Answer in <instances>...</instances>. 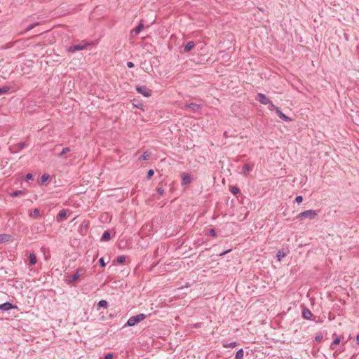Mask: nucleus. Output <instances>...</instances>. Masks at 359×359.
<instances>
[{"label": "nucleus", "mask_w": 359, "mask_h": 359, "mask_svg": "<svg viewBox=\"0 0 359 359\" xmlns=\"http://www.w3.org/2000/svg\"><path fill=\"white\" fill-rule=\"evenodd\" d=\"M236 359H243V350L242 348L237 351L236 353Z\"/></svg>", "instance_id": "a211bd4d"}, {"label": "nucleus", "mask_w": 359, "mask_h": 359, "mask_svg": "<svg viewBox=\"0 0 359 359\" xmlns=\"http://www.w3.org/2000/svg\"><path fill=\"white\" fill-rule=\"evenodd\" d=\"M321 338H322V337H316V339L317 341H319V340H320V339H321Z\"/></svg>", "instance_id": "a18cd8bd"}, {"label": "nucleus", "mask_w": 359, "mask_h": 359, "mask_svg": "<svg viewBox=\"0 0 359 359\" xmlns=\"http://www.w3.org/2000/svg\"><path fill=\"white\" fill-rule=\"evenodd\" d=\"M39 22H36V23H32V24L29 25L27 27L26 31H27V32H28V31H29V30H31V29H34L35 27H36L37 25H39Z\"/></svg>", "instance_id": "a878e982"}, {"label": "nucleus", "mask_w": 359, "mask_h": 359, "mask_svg": "<svg viewBox=\"0 0 359 359\" xmlns=\"http://www.w3.org/2000/svg\"><path fill=\"white\" fill-rule=\"evenodd\" d=\"M11 238L8 234H0V243L9 241Z\"/></svg>", "instance_id": "ddd939ff"}, {"label": "nucleus", "mask_w": 359, "mask_h": 359, "mask_svg": "<svg viewBox=\"0 0 359 359\" xmlns=\"http://www.w3.org/2000/svg\"><path fill=\"white\" fill-rule=\"evenodd\" d=\"M230 251H231V250H226V251L223 252L222 253H221V254H220V255H221V256H222V255H225V254L228 253V252H230Z\"/></svg>", "instance_id": "37998d69"}, {"label": "nucleus", "mask_w": 359, "mask_h": 359, "mask_svg": "<svg viewBox=\"0 0 359 359\" xmlns=\"http://www.w3.org/2000/svg\"><path fill=\"white\" fill-rule=\"evenodd\" d=\"M125 261H126V257L123 255L118 256L116 258V262L118 264H123L125 262Z\"/></svg>", "instance_id": "5701e85b"}, {"label": "nucleus", "mask_w": 359, "mask_h": 359, "mask_svg": "<svg viewBox=\"0 0 359 359\" xmlns=\"http://www.w3.org/2000/svg\"><path fill=\"white\" fill-rule=\"evenodd\" d=\"M157 193L159 195H163L164 194V189L162 187H158L157 189Z\"/></svg>", "instance_id": "473e14b6"}, {"label": "nucleus", "mask_w": 359, "mask_h": 359, "mask_svg": "<svg viewBox=\"0 0 359 359\" xmlns=\"http://www.w3.org/2000/svg\"><path fill=\"white\" fill-rule=\"evenodd\" d=\"M49 176L48 175H43L42 177H41V181L43 182H46L48 179Z\"/></svg>", "instance_id": "58836bf2"}, {"label": "nucleus", "mask_w": 359, "mask_h": 359, "mask_svg": "<svg viewBox=\"0 0 359 359\" xmlns=\"http://www.w3.org/2000/svg\"><path fill=\"white\" fill-rule=\"evenodd\" d=\"M201 106L196 103L187 104L184 106L185 109H190L192 112H196L201 109Z\"/></svg>", "instance_id": "6e6552de"}, {"label": "nucleus", "mask_w": 359, "mask_h": 359, "mask_svg": "<svg viewBox=\"0 0 359 359\" xmlns=\"http://www.w3.org/2000/svg\"><path fill=\"white\" fill-rule=\"evenodd\" d=\"M22 193V191L18 190V191H14L13 194H11V196L17 197V196H20Z\"/></svg>", "instance_id": "c756f323"}, {"label": "nucleus", "mask_w": 359, "mask_h": 359, "mask_svg": "<svg viewBox=\"0 0 359 359\" xmlns=\"http://www.w3.org/2000/svg\"><path fill=\"white\" fill-rule=\"evenodd\" d=\"M256 100L259 101L260 103H262V104H269V103H270V100L264 95V94H262V93H258L257 97H256Z\"/></svg>", "instance_id": "423d86ee"}, {"label": "nucleus", "mask_w": 359, "mask_h": 359, "mask_svg": "<svg viewBox=\"0 0 359 359\" xmlns=\"http://www.w3.org/2000/svg\"><path fill=\"white\" fill-rule=\"evenodd\" d=\"M154 173V172L153 170H149L147 172V178L150 179L153 176Z\"/></svg>", "instance_id": "2f4dec72"}, {"label": "nucleus", "mask_w": 359, "mask_h": 359, "mask_svg": "<svg viewBox=\"0 0 359 359\" xmlns=\"http://www.w3.org/2000/svg\"><path fill=\"white\" fill-rule=\"evenodd\" d=\"M357 343L359 344V334L356 337Z\"/></svg>", "instance_id": "c03bdc74"}, {"label": "nucleus", "mask_w": 359, "mask_h": 359, "mask_svg": "<svg viewBox=\"0 0 359 359\" xmlns=\"http://www.w3.org/2000/svg\"><path fill=\"white\" fill-rule=\"evenodd\" d=\"M127 67L128 68H133L134 67V64L132 62H127Z\"/></svg>", "instance_id": "a19ab883"}, {"label": "nucleus", "mask_w": 359, "mask_h": 359, "mask_svg": "<svg viewBox=\"0 0 359 359\" xmlns=\"http://www.w3.org/2000/svg\"><path fill=\"white\" fill-rule=\"evenodd\" d=\"M13 308H14V306L10 302H6L0 304V310L2 311H8Z\"/></svg>", "instance_id": "9d476101"}, {"label": "nucleus", "mask_w": 359, "mask_h": 359, "mask_svg": "<svg viewBox=\"0 0 359 359\" xmlns=\"http://www.w3.org/2000/svg\"><path fill=\"white\" fill-rule=\"evenodd\" d=\"M87 44H76L69 48L68 51L74 53L76 51L82 50L86 47Z\"/></svg>", "instance_id": "0eeeda50"}, {"label": "nucleus", "mask_w": 359, "mask_h": 359, "mask_svg": "<svg viewBox=\"0 0 359 359\" xmlns=\"http://www.w3.org/2000/svg\"><path fill=\"white\" fill-rule=\"evenodd\" d=\"M209 235L212 236H216V232L214 229H211L209 230Z\"/></svg>", "instance_id": "e433bc0d"}, {"label": "nucleus", "mask_w": 359, "mask_h": 359, "mask_svg": "<svg viewBox=\"0 0 359 359\" xmlns=\"http://www.w3.org/2000/svg\"><path fill=\"white\" fill-rule=\"evenodd\" d=\"M285 256V254L282 251H278L276 255L278 261H280L281 259L283 258Z\"/></svg>", "instance_id": "393cba45"}, {"label": "nucleus", "mask_w": 359, "mask_h": 359, "mask_svg": "<svg viewBox=\"0 0 359 359\" xmlns=\"http://www.w3.org/2000/svg\"><path fill=\"white\" fill-rule=\"evenodd\" d=\"M29 262L32 265H34L36 263V257L34 253H30L29 256Z\"/></svg>", "instance_id": "f3484780"}, {"label": "nucleus", "mask_w": 359, "mask_h": 359, "mask_svg": "<svg viewBox=\"0 0 359 359\" xmlns=\"http://www.w3.org/2000/svg\"><path fill=\"white\" fill-rule=\"evenodd\" d=\"M107 302L105 300H100L97 304L98 308H101V307L107 308Z\"/></svg>", "instance_id": "412c9836"}, {"label": "nucleus", "mask_w": 359, "mask_h": 359, "mask_svg": "<svg viewBox=\"0 0 359 359\" xmlns=\"http://www.w3.org/2000/svg\"><path fill=\"white\" fill-rule=\"evenodd\" d=\"M182 177V185L189 184L192 181V176L189 173L183 172Z\"/></svg>", "instance_id": "39448f33"}, {"label": "nucleus", "mask_w": 359, "mask_h": 359, "mask_svg": "<svg viewBox=\"0 0 359 359\" xmlns=\"http://www.w3.org/2000/svg\"><path fill=\"white\" fill-rule=\"evenodd\" d=\"M102 239L103 241H109L110 239V233L109 231H104L102 234Z\"/></svg>", "instance_id": "aec40b11"}, {"label": "nucleus", "mask_w": 359, "mask_h": 359, "mask_svg": "<svg viewBox=\"0 0 359 359\" xmlns=\"http://www.w3.org/2000/svg\"><path fill=\"white\" fill-rule=\"evenodd\" d=\"M269 109L270 110H275L276 111V109H279L278 107H276L272 102L271 101L270 102V103H269Z\"/></svg>", "instance_id": "7c9ffc66"}, {"label": "nucleus", "mask_w": 359, "mask_h": 359, "mask_svg": "<svg viewBox=\"0 0 359 359\" xmlns=\"http://www.w3.org/2000/svg\"><path fill=\"white\" fill-rule=\"evenodd\" d=\"M145 318H146V315L144 313H140L137 316H132L128 320L125 326H129V327L135 326L139 323L144 320Z\"/></svg>", "instance_id": "f257e3e1"}, {"label": "nucleus", "mask_w": 359, "mask_h": 359, "mask_svg": "<svg viewBox=\"0 0 359 359\" xmlns=\"http://www.w3.org/2000/svg\"><path fill=\"white\" fill-rule=\"evenodd\" d=\"M231 192H232L233 194L236 195V194H237L239 192V189L238 188H236V187H233L231 189Z\"/></svg>", "instance_id": "f704fd0d"}, {"label": "nucleus", "mask_w": 359, "mask_h": 359, "mask_svg": "<svg viewBox=\"0 0 359 359\" xmlns=\"http://www.w3.org/2000/svg\"><path fill=\"white\" fill-rule=\"evenodd\" d=\"M252 165L250 166L249 164H245L242 168V172L245 175H248L250 170H252Z\"/></svg>", "instance_id": "f8f14e48"}, {"label": "nucleus", "mask_w": 359, "mask_h": 359, "mask_svg": "<svg viewBox=\"0 0 359 359\" xmlns=\"http://www.w3.org/2000/svg\"><path fill=\"white\" fill-rule=\"evenodd\" d=\"M136 90L146 97L151 95V90L144 86H136Z\"/></svg>", "instance_id": "7ed1b4c3"}, {"label": "nucleus", "mask_w": 359, "mask_h": 359, "mask_svg": "<svg viewBox=\"0 0 359 359\" xmlns=\"http://www.w3.org/2000/svg\"><path fill=\"white\" fill-rule=\"evenodd\" d=\"M70 151L69 148L65 147L62 149V152L59 154V156H62L65 154L67 152H69Z\"/></svg>", "instance_id": "c85d7f7f"}, {"label": "nucleus", "mask_w": 359, "mask_h": 359, "mask_svg": "<svg viewBox=\"0 0 359 359\" xmlns=\"http://www.w3.org/2000/svg\"><path fill=\"white\" fill-rule=\"evenodd\" d=\"M317 216V212L313 210H309L304 212H300L297 215L298 219H313Z\"/></svg>", "instance_id": "f03ea898"}, {"label": "nucleus", "mask_w": 359, "mask_h": 359, "mask_svg": "<svg viewBox=\"0 0 359 359\" xmlns=\"http://www.w3.org/2000/svg\"><path fill=\"white\" fill-rule=\"evenodd\" d=\"M276 112L278 117L285 121H291L292 119L283 114L280 109H276Z\"/></svg>", "instance_id": "1a4fd4ad"}, {"label": "nucleus", "mask_w": 359, "mask_h": 359, "mask_svg": "<svg viewBox=\"0 0 359 359\" xmlns=\"http://www.w3.org/2000/svg\"><path fill=\"white\" fill-rule=\"evenodd\" d=\"M99 264H100V266H102V267H104L105 266V263H104L103 258H100L99 259Z\"/></svg>", "instance_id": "c9c22d12"}, {"label": "nucleus", "mask_w": 359, "mask_h": 359, "mask_svg": "<svg viewBox=\"0 0 359 359\" xmlns=\"http://www.w3.org/2000/svg\"><path fill=\"white\" fill-rule=\"evenodd\" d=\"M302 316L305 319H310L312 316V313L309 309H305L302 311Z\"/></svg>", "instance_id": "2eb2a0df"}, {"label": "nucleus", "mask_w": 359, "mask_h": 359, "mask_svg": "<svg viewBox=\"0 0 359 359\" xmlns=\"http://www.w3.org/2000/svg\"><path fill=\"white\" fill-rule=\"evenodd\" d=\"M237 346V343L236 342H231L228 344H224V346L226 347V348H234Z\"/></svg>", "instance_id": "cd10ccee"}, {"label": "nucleus", "mask_w": 359, "mask_h": 359, "mask_svg": "<svg viewBox=\"0 0 359 359\" xmlns=\"http://www.w3.org/2000/svg\"><path fill=\"white\" fill-rule=\"evenodd\" d=\"M67 212L65 210H62L60 211V212L57 215V220L60 222V220H62L66 218Z\"/></svg>", "instance_id": "9b49d317"}, {"label": "nucleus", "mask_w": 359, "mask_h": 359, "mask_svg": "<svg viewBox=\"0 0 359 359\" xmlns=\"http://www.w3.org/2000/svg\"><path fill=\"white\" fill-rule=\"evenodd\" d=\"M104 359H113V354L111 353H107L105 355Z\"/></svg>", "instance_id": "4c0bfd02"}, {"label": "nucleus", "mask_w": 359, "mask_h": 359, "mask_svg": "<svg viewBox=\"0 0 359 359\" xmlns=\"http://www.w3.org/2000/svg\"><path fill=\"white\" fill-rule=\"evenodd\" d=\"M9 90L10 88L8 86H4L2 88H0V95L6 93Z\"/></svg>", "instance_id": "b1692460"}, {"label": "nucleus", "mask_w": 359, "mask_h": 359, "mask_svg": "<svg viewBox=\"0 0 359 359\" xmlns=\"http://www.w3.org/2000/svg\"><path fill=\"white\" fill-rule=\"evenodd\" d=\"M85 272V270L83 269L79 268L76 270V273L70 276L69 279L68 280V283H71L72 282L76 281L79 278L83 275Z\"/></svg>", "instance_id": "20e7f679"}, {"label": "nucleus", "mask_w": 359, "mask_h": 359, "mask_svg": "<svg viewBox=\"0 0 359 359\" xmlns=\"http://www.w3.org/2000/svg\"><path fill=\"white\" fill-rule=\"evenodd\" d=\"M302 201H303V198H302V196H297V197L295 198V201H296L297 203H299L302 202Z\"/></svg>", "instance_id": "72a5a7b5"}, {"label": "nucleus", "mask_w": 359, "mask_h": 359, "mask_svg": "<svg viewBox=\"0 0 359 359\" xmlns=\"http://www.w3.org/2000/svg\"><path fill=\"white\" fill-rule=\"evenodd\" d=\"M339 342H340V339H339V338H336V339H334L333 340V341H332V343L331 346H330V348L333 349V348H333V346H334V345H337V344H339Z\"/></svg>", "instance_id": "bb28decb"}, {"label": "nucleus", "mask_w": 359, "mask_h": 359, "mask_svg": "<svg viewBox=\"0 0 359 359\" xmlns=\"http://www.w3.org/2000/svg\"><path fill=\"white\" fill-rule=\"evenodd\" d=\"M25 145V143L21 142V143L18 144V147H19V149H22V148H24Z\"/></svg>", "instance_id": "79ce46f5"}, {"label": "nucleus", "mask_w": 359, "mask_h": 359, "mask_svg": "<svg viewBox=\"0 0 359 359\" xmlns=\"http://www.w3.org/2000/svg\"><path fill=\"white\" fill-rule=\"evenodd\" d=\"M26 179L28 180H33V175L31 173H28L26 175Z\"/></svg>", "instance_id": "ea45409f"}, {"label": "nucleus", "mask_w": 359, "mask_h": 359, "mask_svg": "<svg viewBox=\"0 0 359 359\" xmlns=\"http://www.w3.org/2000/svg\"><path fill=\"white\" fill-rule=\"evenodd\" d=\"M144 25L142 23H140L137 27H136L132 32H134L135 34H138L143 29H144Z\"/></svg>", "instance_id": "dca6fc26"}, {"label": "nucleus", "mask_w": 359, "mask_h": 359, "mask_svg": "<svg viewBox=\"0 0 359 359\" xmlns=\"http://www.w3.org/2000/svg\"><path fill=\"white\" fill-rule=\"evenodd\" d=\"M39 216V210L38 209H34V211L30 214V217L33 218H37Z\"/></svg>", "instance_id": "4be33fe9"}, {"label": "nucleus", "mask_w": 359, "mask_h": 359, "mask_svg": "<svg viewBox=\"0 0 359 359\" xmlns=\"http://www.w3.org/2000/svg\"><path fill=\"white\" fill-rule=\"evenodd\" d=\"M194 46L195 43L194 41L188 42L184 48V52L190 51L194 47Z\"/></svg>", "instance_id": "4468645a"}, {"label": "nucleus", "mask_w": 359, "mask_h": 359, "mask_svg": "<svg viewBox=\"0 0 359 359\" xmlns=\"http://www.w3.org/2000/svg\"><path fill=\"white\" fill-rule=\"evenodd\" d=\"M150 155H151V153L150 152H148V151H145L144 152V154L140 156V159L141 160H143V161H145V160H147L150 157Z\"/></svg>", "instance_id": "6ab92c4d"}]
</instances>
